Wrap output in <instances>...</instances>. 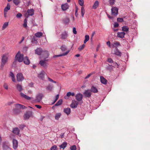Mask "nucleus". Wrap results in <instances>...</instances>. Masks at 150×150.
<instances>
[{
  "mask_svg": "<svg viewBox=\"0 0 150 150\" xmlns=\"http://www.w3.org/2000/svg\"><path fill=\"white\" fill-rule=\"evenodd\" d=\"M107 61L109 63H112L113 62V60L110 58H108L107 59Z\"/></svg>",
  "mask_w": 150,
  "mask_h": 150,
  "instance_id": "nucleus-52",
  "label": "nucleus"
},
{
  "mask_svg": "<svg viewBox=\"0 0 150 150\" xmlns=\"http://www.w3.org/2000/svg\"><path fill=\"white\" fill-rule=\"evenodd\" d=\"M85 13V10L84 8L82 6L81 8V16L82 17H83Z\"/></svg>",
  "mask_w": 150,
  "mask_h": 150,
  "instance_id": "nucleus-39",
  "label": "nucleus"
},
{
  "mask_svg": "<svg viewBox=\"0 0 150 150\" xmlns=\"http://www.w3.org/2000/svg\"><path fill=\"white\" fill-rule=\"evenodd\" d=\"M69 21V19L68 18H66L63 20V23L65 24H68Z\"/></svg>",
  "mask_w": 150,
  "mask_h": 150,
  "instance_id": "nucleus-33",
  "label": "nucleus"
},
{
  "mask_svg": "<svg viewBox=\"0 0 150 150\" xmlns=\"http://www.w3.org/2000/svg\"><path fill=\"white\" fill-rule=\"evenodd\" d=\"M113 54L117 56L120 57L121 56L122 54L121 52H120L117 47L115 48V49L114 51V53Z\"/></svg>",
  "mask_w": 150,
  "mask_h": 150,
  "instance_id": "nucleus-16",
  "label": "nucleus"
},
{
  "mask_svg": "<svg viewBox=\"0 0 150 150\" xmlns=\"http://www.w3.org/2000/svg\"><path fill=\"white\" fill-rule=\"evenodd\" d=\"M48 80H49V81H50V82H51L53 83H56V82L53 80L52 79H50V78L49 77H48Z\"/></svg>",
  "mask_w": 150,
  "mask_h": 150,
  "instance_id": "nucleus-55",
  "label": "nucleus"
},
{
  "mask_svg": "<svg viewBox=\"0 0 150 150\" xmlns=\"http://www.w3.org/2000/svg\"><path fill=\"white\" fill-rule=\"evenodd\" d=\"M3 87L6 90L8 89V85L6 83H4Z\"/></svg>",
  "mask_w": 150,
  "mask_h": 150,
  "instance_id": "nucleus-54",
  "label": "nucleus"
},
{
  "mask_svg": "<svg viewBox=\"0 0 150 150\" xmlns=\"http://www.w3.org/2000/svg\"><path fill=\"white\" fill-rule=\"evenodd\" d=\"M85 39L84 41V44L86 43L89 39V36L88 35H86L85 37Z\"/></svg>",
  "mask_w": 150,
  "mask_h": 150,
  "instance_id": "nucleus-37",
  "label": "nucleus"
},
{
  "mask_svg": "<svg viewBox=\"0 0 150 150\" xmlns=\"http://www.w3.org/2000/svg\"><path fill=\"white\" fill-rule=\"evenodd\" d=\"M115 0H109V2L110 6H112L115 4Z\"/></svg>",
  "mask_w": 150,
  "mask_h": 150,
  "instance_id": "nucleus-40",
  "label": "nucleus"
},
{
  "mask_svg": "<svg viewBox=\"0 0 150 150\" xmlns=\"http://www.w3.org/2000/svg\"><path fill=\"white\" fill-rule=\"evenodd\" d=\"M22 16V15L21 13H18L16 15V16L18 18H20Z\"/></svg>",
  "mask_w": 150,
  "mask_h": 150,
  "instance_id": "nucleus-57",
  "label": "nucleus"
},
{
  "mask_svg": "<svg viewBox=\"0 0 150 150\" xmlns=\"http://www.w3.org/2000/svg\"><path fill=\"white\" fill-rule=\"evenodd\" d=\"M76 99L78 102H79L80 105L82 104L83 103L82 98L83 96L82 94L79 93L76 94L75 96Z\"/></svg>",
  "mask_w": 150,
  "mask_h": 150,
  "instance_id": "nucleus-4",
  "label": "nucleus"
},
{
  "mask_svg": "<svg viewBox=\"0 0 150 150\" xmlns=\"http://www.w3.org/2000/svg\"><path fill=\"white\" fill-rule=\"evenodd\" d=\"M10 76L12 77H13L14 76L12 72H10Z\"/></svg>",
  "mask_w": 150,
  "mask_h": 150,
  "instance_id": "nucleus-64",
  "label": "nucleus"
},
{
  "mask_svg": "<svg viewBox=\"0 0 150 150\" xmlns=\"http://www.w3.org/2000/svg\"><path fill=\"white\" fill-rule=\"evenodd\" d=\"M69 6L67 3H65L62 4L61 5V8L62 10L64 11L67 10L69 8Z\"/></svg>",
  "mask_w": 150,
  "mask_h": 150,
  "instance_id": "nucleus-15",
  "label": "nucleus"
},
{
  "mask_svg": "<svg viewBox=\"0 0 150 150\" xmlns=\"http://www.w3.org/2000/svg\"><path fill=\"white\" fill-rule=\"evenodd\" d=\"M61 38L62 39H66L68 36L67 32L65 31L63 32L61 35Z\"/></svg>",
  "mask_w": 150,
  "mask_h": 150,
  "instance_id": "nucleus-17",
  "label": "nucleus"
},
{
  "mask_svg": "<svg viewBox=\"0 0 150 150\" xmlns=\"http://www.w3.org/2000/svg\"><path fill=\"white\" fill-rule=\"evenodd\" d=\"M99 3L98 1H96L93 6V9H96L98 6Z\"/></svg>",
  "mask_w": 150,
  "mask_h": 150,
  "instance_id": "nucleus-29",
  "label": "nucleus"
},
{
  "mask_svg": "<svg viewBox=\"0 0 150 150\" xmlns=\"http://www.w3.org/2000/svg\"><path fill=\"white\" fill-rule=\"evenodd\" d=\"M73 33L74 34H77V31L76 30V29L74 27L73 28Z\"/></svg>",
  "mask_w": 150,
  "mask_h": 150,
  "instance_id": "nucleus-60",
  "label": "nucleus"
},
{
  "mask_svg": "<svg viewBox=\"0 0 150 150\" xmlns=\"http://www.w3.org/2000/svg\"><path fill=\"white\" fill-rule=\"evenodd\" d=\"M112 7L111 14L115 17L118 14V8L116 7Z\"/></svg>",
  "mask_w": 150,
  "mask_h": 150,
  "instance_id": "nucleus-3",
  "label": "nucleus"
},
{
  "mask_svg": "<svg viewBox=\"0 0 150 150\" xmlns=\"http://www.w3.org/2000/svg\"><path fill=\"white\" fill-rule=\"evenodd\" d=\"M31 115V112L30 111L27 112L23 115L24 120H26L28 119Z\"/></svg>",
  "mask_w": 150,
  "mask_h": 150,
  "instance_id": "nucleus-9",
  "label": "nucleus"
},
{
  "mask_svg": "<svg viewBox=\"0 0 150 150\" xmlns=\"http://www.w3.org/2000/svg\"><path fill=\"white\" fill-rule=\"evenodd\" d=\"M67 145V143L66 142H64L61 145L59 146L60 149H64L66 147Z\"/></svg>",
  "mask_w": 150,
  "mask_h": 150,
  "instance_id": "nucleus-30",
  "label": "nucleus"
},
{
  "mask_svg": "<svg viewBox=\"0 0 150 150\" xmlns=\"http://www.w3.org/2000/svg\"><path fill=\"white\" fill-rule=\"evenodd\" d=\"M8 22H5V23L2 26V29L3 30H4L8 25Z\"/></svg>",
  "mask_w": 150,
  "mask_h": 150,
  "instance_id": "nucleus-41",
  "label": "nucleus"
},
{
  "mask_svg": "<svg viewBox=\"0 0 150 150\" xmlns=\"http://www.w3.org/2000/svg\"><path fill=\"white\" fill-rule=\"evenodd\" d=\"M113 67V66L109 65L106 67V69L108 70L111 71L112 70Z\"/></svg>",
  "mask_w": 150,
  "mask_h": 150,
  "instance_id": "nucleus-44",
  "label": "nucleus"
},
{
  "mask_svg": "<svg viewBox=\"0 0 150 150\" xmlns=\"http://www.w3.org/2000/svg\"><path fill=\"white\" fill-rule=\"evenodd\" d=\"M13 148L14 149H16L18 146V142L15 139L13 140Z\"/></svg>",
  "mask_w": 150,
  "mask_h": 150,
  "instance_id": "nucleus-13",
  "label": "nucleus"
},
{
  "mask_svg": "<svg viewBox=\"0 0 150 150\" xmlns=\"http://www.w3.org/2000/svg\"><path fill=\"white\" fill-rule=\"evenodd\" d=\"M21 112L20 110L17 109V108H15L13 109V112L14 114H18Z\"/></svg>",
  "mask_w": 150,
  "mask_h": 150,
  "instance_id": "nucleus-32",
  "label": "nucleus"
},
{
  "mask_svg": "<svg viewBox=\"0 0 150 150\" xmlns=\"http://www.w3.org/2000/svg\"><path fill=\"white\" fill-rule=\"evenodd\" d=\"M64 112L67 115H69L71 112L70 108H64Z\"/></svg>",
  "mask_w": 150,
  "mask_h": 150,
  "instance_id": "nucleus-24",
  "label": "nucleus"
},
{
  "mask_svg": "<svg viewBox=\"0 0 150 150\" xmlns=\"http://www.w3.org/2000/svg\"><path fill=\"white\" fill-rule=\"evenodd\" d=\"M16 87L17 90L19 92L22 91L23 90L22 86L21 85L17 84Z\"/></svg>",
  "mask_w": 150,
  "mask_h": 150,
  "instance_id": "nucleus-26",
  "label": "nucleus"
},
{
  "mask_svg": "<svg viewBox=\"0 0 150 150\" xmlns=\"http://www.w3.org/2000/svg\"><path fill=\"white\" fill-rule=\"evenodd\" d=\"M71 150H76V147L75 145H73L70 147Z\"/></svg>",
  "mask_w": 150,
  "mask_h": 150,
  "instance_id": "nucleus-53",
  "label": "nucleus"
},
{
  "mask_svg": "<svg viewBox=\"0 0 150 150\" xmlns=\"http://www.w3.org/2000/svg\"><path fill=\"white\" fill-rule=\"evenodd\" d=\"M114 45L115 46H116V47H117L118 46H120V42H115L114 43Z\"/></svg>",
  "mask_w": 150,
  "mask_h": 150,
  "instance_id": "nucleus-51",
  "label": "nucleus"
},
{
  "mask_svg": "<svg viewBox=\"0 0 150 150\" xmlns=\"http://www.w3.org/2000/svg\"><path fill=\"white\" fill-rule=\"evenodd\" d=\"M119 24L117 22H115L114 25V27L115 28H117L118 27Z\"/></svg>",
  "mask_w": 150,
  "mask_h": 150,
  "instance_id": "nucleus-56",
  "label": "nucleus"
},
{
  "mask_svg": "<svg viewBox=\"0 0 150 150\" xmlns=\"http://www.w3.org/2000/svg\"><path fill=\"white\" fill-rule=\"evenodd\" d=\"M15 107L20 110L21 109H24L26 108V107L24 105L18 103L16 104H15Z\"/></svg>",
  "mask_w": 150,
  "mask_h": 150,
  "instance_id": "nucleus-12",
  "label": "nucleus"
},
{
  "mask_svg": "<svg viewBox=\"0 0 150 150\" xmlns=\"http://www.w3.org/2000/svg\"><path fill=\"white\" fill-rule=\"evenodd\" d=\"M78 10H79V8H78V7L76 6L75 15L76 16V17H77L78 16Z\"/></svg>",
  "mask_w": 150,
  "mask_h": 150,
  "instance_id": "nucleus-50",
  "label": "nucleus"
},
{
  "mask_svg": "<svg viewBox=\"0 0 150 150\" xmlns=\"http://www.w3.org/2000/svg\"><path fill=\"white\" fill-rule=\"evenodd\" d=\"M27 12L29 16H32L34 13V10L33 9H28L27 11Z\"/></svg>",
  "mask_w": 150,
  "mask_h": 150,
  "instance_id": "nucleus-27",
  "label": "nucleus"
},
{
  "mask_svg": "<svg viewBox=\"0 0 150 150\" xmlns=\"http://www.w3.org/2000/svg\"><path fill=\"white\" fill-rule=\"evenodd\" d=\"M61 114L60 113H57L55 117V119L56 120H58L60 117Z\"/></svg>",
  "mask_w": 150,
  "mask_h": 150,
  "instance_id": "nucleus-38",
  "label": "nucleus"
},
{
  "mask_svg": "<svg viewBox=\"0 0 150 150\" xmlns=\"http://www.w3.org/2000/svg\"><path fill=\"white\" fill-rule=\"evenodd\" d=\"M93 74L92 73H90L89 74H88L87 76H86L85 78V79H87L88 78L92 75Z\"/></svg>",
  "mask_w": 150,
  "mask_h": 150,
  "instance_id": "nucleus-61",
  "label": "nucleus"
},
{
  "mask_svg": "<svg viewBox=\"0 0 150 150\" xmlns=\"http://www.w3.org/2000/svg\"><path fill=\"white\" fill-rule=\"evenodd\" d=\"M90 91V90H85L83 93L84 97L86 98H90L91 95Z\"/></svg>",
  "mask_w": 150,
  "mask_h": 150,
  "instance_id": "nucleus-10",
  "label": "nucleus"
},
{
  "mask_svg": "<svg viewBox=\"0 0 150 150\" xmlns=\"http://www.w3.org/2000/svg\"><path fill=\"white\" fill-rule=\"evenodd\" d=\"M20 95L22 97L24 98L27 100H30L31 98L26 96L22 93H20Z\"/></svg>",
  "mask_w": 150,
  "mask_h": 150,
  "instance_id": "nucleus-22",
  "label": "nucleus"
},
{
  "mask_svg": "<svg viewBox=\"0 0 150 150\" xmlns=\"http://www.w3.org/2000/svg\"><path fill=\"white\" fill-rule=\"evenodd\" d=\"M85 46V45L83 44L82 45L79 46L78 48V49L79 51H81L83 49Z\"/></svg>",
  "mask_w": 150,
  "mask_h": 150,
  "instance_id": "nucleus-47",
  "label": "nucleus"
},
{
  "mask_svg": "<svg viewBox=\"0 0 150 150\" xmlns=\"http://www.w3.org/2000/svg\"><path fill=\"white\" fill-rule=\"evenodd\" d=\"M69 52V50H68V51H67L66 52L63 53L62 54H60L58 55H55L54 56V57L55 58V57H61V56H65V55H67V54Z\"/></svg>",
  "mask_w": 150,
  "mask_h": 150,
  "instance_id": "nucleus-23",
  "label": "nucleus"
},
{
  "mask_svg": "<svg viewBox=\"0 0 150 150\" xmlns=\"http://www.w3.org/2000/svg\"><path fill=\"white\" fill-rule=\"evenodd\" d=\"M16 77L17 81L19 82L22 81L24 79L22 74L21 73H18L17 74Z\"/></svg>",
  "mask_w": 150,
  "mask_h": 150,
  "instance_id": "nucleus-8",
  "label": "nucleus"
},
{
  "mask_svg": "<svg viewBox=\"0 0 150 150\" xmlns=\"http://www.w3.org/2000/svg\"><path fill=\"white\" fill-rule=\"evenodd\" d=\"M13 3L16 5H18L20 3V0H13Z\"/></svg>",
  "mask_w": 150,
  "mask_h": 150,
  "instance_id": "nucleus-46",
  "label": "nucleus"
},
{
  "mask_svg": "<svg viewBox=\"0 0 150 150\" xmlns=\"http://www.w3.org/2000/svg\"><path fill=\"white\" fill-rule=\"evenodd\" d=\"M52 87L50 86H48L47 87V89L50 90H52Z\"/></svg>",
  "mask_w": 150,
  "mask_h": 150,
  "instance_id": "nucleus-59",
  "label": "nucleus"
},
{
  "mask_svg": "<svg viewBox=\"0 0 150 150\" xmlns=\"http://www.w3.org/2000/svg\"><path fill=\"white\" fill-rule=\"evenodd\" d=\"M71 92H69L67 93L66 96H64V98L65 99H67L68 98V97H69L71 96Z\"/></svg>",
  "mask_w": 150,
  "mask_h": 150,
  "instance_id": "nucleus-43",
  "label": "nucleus"
},
{
  "mask_svg": "<svg viewBox=\"0 0 150 150\" xmlns=\"http://www.w3.org/2000/svg\"><path fill=\"white\" fill-rule=\"evenodd\" d=\"M107 16L110 19H112L113 18V17L110 16L109 14H107Z\"/></svg>",
  "mask_w": 150,
  "mask_h": 150,
  "instance_id": "nucleus-63",
  "label": "nucleus"
},
{
  "mask_svg": "<svg viewBox=\"0 0 150 150\" xmlns=\"http://www.w3.org/2000/svg\"><path fill=\"white\" fill-rule=\"evenodd\" d=\"M125 34L124 32H118L117 33V37L120 38H123L125 37Z\"/></svg>",
  "mask_w": 150,
  "mask_h": 150,
  "instance_id": "nucleus-14",
  "label": "nucleus"
},
{
  "mask_svg": "<svg viewBox=\"0 0 150 150\" xmlns=\"http://www.w3.org/2000/svg\"><path fill=\"white\" fill-rule=\"evenodd\" d=\"M42 54L41 57L45 59L47 58L49 56V53L48 51L45 50L43 51L42 48H38V55Z\"/></svg>",
  "mask_w": 150,
  "mask_h": 150,
  "instance_id": "nucleus-1",
  "label": "nucleus"
},
{
  "mask_svg": "<svg viewBox=\"0 0 150 150\" xmlns=\"http://www.w3.org/2000/svg\"><path fill=\"white\" fill-rule=\"evenodd\" d=\"M44 97L43 94L42 93H40L38 94V102L41 100L42 98Z\"/></svg>",
  "mask_w": 150,
  "mask_h": 150,
  "instance_id": "nucleus-31",
  "label": "nucleus"
},
{
  "mask_svg": "<svg viewBox=\"0 0 150 150\" xmlns=\"http://www.w3.org/2000/svg\"><path fill=\"white\" fill-rule=\"evenodd\" d=\"M2 147L4 150H11V148L8 145L5 144L4 143H3Z\"/></svg>",
  "mask_w": 150,
  "mask_h": 150,
  "instance_id": "nucleus-25",
  "label": "nucleus"
},
{
  "mask_svg": "<svg viewBox=\"0 0 150 150\" xmlns=\"http://www.w3.org/2000/svg\"><path fill=\"white\" fill-rule=\"evenodd\" d=\"M43 35V34L41 32H38V38H40Z\"/></svg>",
  "mask_w": 150,
  "mask_h": 150,
  "instance_id": "nucleus-58",
  "label": "nucleus"
},
{
  "mask_svg": "<svg viewBox=\"0 0 150 150\" xmlns=\"http://www.w3.org/2000/svg\"><path fill=\"white\" fill-rule=\"evenodd\" d=\"M58 148L57 146L56 145H54L52 146L50 148V150H57Z\"/></svg>",
  "mask_w": 150,
  "mask_h": 150,
  "instance_id": "nucleus-45",
  "label": "nucleus"
},
{
  "mask_svg": "<svg viewBox=\"0 0 150 150\" xmlns=\"http://www.w3.org/2000/svg\"><path fill=\"white\" fill-rule=\"evenodd\" d=\"M60 48L62 51H64L67 50V47L65 45H62Z\"/></svg>",
  "mask_w": 150,
  "mask_h": 150,
  "instance_id": "nucleus-42",
  "label": "nucleus"
},
{
  "mask_svg": "<svg viewBox=\"0 0 150 150\" xmlns=\"http://www.w3.org/2000/svg\"><path fill=\"white\" fill-rule=\"evenodd\" d=\"M78 1L79 4L81 6H83L84 4L83 0H78Z\"/></svg>",
  "mask_w": 150,
  "mask_h": 150,
  "instance_id": "nucleus-49",
  "label": "nucleus"
},
{
  "mask_svg": "<svg viewBox=\"0 0 150 150\" xmlns=\"http://www.w3.org/2000/svg\"><path fill=\"white\" fill-rule=\"evenodd\" d=\"M38 40V33H36L34 35L31 36V42L33 44H37Z\"/></svg>",
  "mask_w": 150,
  "mask_h": 150,
  "instance_id": "nucleus-5",
  "label": "nucleus"
},
{
  "mask_svg": "<svg viewBox=\"0 0 150 150\" xmlns=\"http://www.w3.org/2000/svg\"><path fill=\"white\" fill-rule=\"evenodd\" d=\"M117 21L118 22H124V20L122 18H118L117 19Z\"/></svg>",
  "mask_w": 150,
  "mask_h": 150,
  "instance_id": "nucleus-48",
  "label": "nucleus"
},
{
  "mask_svg": "<svg viewBox=\"0 0 150 150\" xmlns=\"http://www.w3.org/2000/svg\"><path fill=\"white\" fill-rule=\"evenodd\" d=\"M19 130L18 128H16L13 129V132L15 134L18 135L19 134Z\"/></svg>",
  "mask_w": 150,
  "mask_h": 150,
  "instance_id": "nucleus-28",
  "label": "nucleus"
},
{
  "mask_svg": "<svg viewBox=\"0 0 150 150\" xmlns=\"http://www.w3.org/2000/svg\"><path fill=\"white\" fill-rule=\"evenodd\" d=\"M45 73L44 71H42L39 75H38V77L41 78L42 80H43Z\"/></svg>",
  "mask_w": 150,
  "mask_h": 150,
  "instance_id": "nucleus-21",
  "label": "nucleus"
},
{
  "mask_svg": "<svg viewBox=\"0 0 150 150\" xmlns=\"http://www.w3.org/2000/svg\"><path fill=\"white\" fill-rule=\"evenodd\" d=\"M63 102L62 100V99L59 100L54 105L55 106H58L61 105Z\"/></svg>",
  "mask_w": 150,
  "mask_h": 150,
  "instance_id": "nucleus-34",
  "label": "nucleus"
},
{
  "mask_svg": "<svg viewBox=\"0 0 150 150\" xmlns=\"http://www.w3.org/2000/svg\"><path fill=\"white\" fill-rule=\"evenodd\" d=\"M23 54H21L20 52H18L16 55L15 59L17 60L19 62H21L23 60Z\"/></svg>",
  "mask_w": 150,
  "mask_h": 150,
  "instance_id": "nucleus-2",
  "label": "nucleus"
},
{
  "mask_svg": "<svg viewBox=\"0 0 150 150\" xmlns=\"http://www.w3.org/2000/svg\"><path fill=\"white\" fill-rule=\"evenodd\" d=\"M90 90L91 92L94 93H97L98 92L97 88L93 86H92Z\"/></svg>",
  "mask_w": 150,
  "mask_h": 150,
  "instance_id": "nucleus-19",
  "label": "nucleus"
},
{
  "mask_svg": "<svg viewBox=\"0 0 150 150\" xmlns=\"http://www.w3.org/2000/svg\"><path fill=\"white\" fill-rule=\"evenodd\" d=\"M8 57L6 55H3L2 56L1 65L3 67L8 61Z\"/></svg>",
  "mask_w": 150,
  "mask_h": 150,
  "instance_id": "nucleus-6",
  "label": "nucleus"
},
{
  "mask_svg": "<svg viewBox=\"0 0 150 150\" xmlns=\"http://www.w3.org/2000/svg\"><path fill=\"white\" fill-rule=\"evenodd\" d=\"M122 30L123 31V32H127L129 31V28L127 26H124L122 27Z\"/></svg>",
  "mask_w": 150,
  "mask_h": 150,
  "instance_id": "nucleus-36",
  "label": "nucleus"
},
{
  "mask_svg": "<svg viewBox=\"0 0 150 150\" xmlns=\"http://www.w3.org/2000/svg\"><path fill=\"white\" fill-rule=\"evenodd\" d=\"M100 78L101 83L104 84H106L107 80L103 76H100Z\"/></svg>",
  "mask_w": 150,
  "mask_h": 150,
  "instance_id": "nucleus-20",
  "label": "nucleus"
},
{
  "mask_svg": "<svg viewBox=\"0 0 150 150\" xmlns=\"http://www.w3.org/2000/svg\"><path fill=\"white\" fill-rule=\"evenodd\" d=\"M10 9V6L9 4H8L6 7L5 8L4 11L7 12L8 10Z\"/></svg>",
  "mask_w": 150,
  "mask_h": 150,
  "instance_id": "nucleus-35",
  "label": "nucleus"
},
{
  "mask_svg": "<svg viewBox=\"0 0 150 150\" xmlns=\"http://www.w3.org/2000/svg\"><path fill=\"white\" fill-rule=\"evenodd\" d=\"M47 60V59H46L41 60L40 61L39 63L41 66L45 68L47 67V64L46 61Z\"/></svg>",
  "mask_w": 150,
  "mask_h": 150,
  "instance_id": "nucleus-11",
  "label": "nucleus"
},
{
  "mask_svg": "<svg viewBox=\"0 0 150 150\" xmlns=\"http://www.w3.org/2000/svg\"><path fill=\"white\" fill-rule=\"evenodd\" d=\"M23 62L26 64L28 65L30 63V61L28 57H25L24 58Z\"/></svg>",
  "mask_w": 150,
  "mask_h": 150,
  "instance_id": "nucleus-18",
  "label": "nucleus"
},
{
  "mask_svg": "<svg viewBox=\"0 0 150 150\" xmlns=\"http://www.w3.org/2000/svg\"><path fill=\"white\" fill-rule=\"evenodd\" d=\"M28 47H24L23 49V51L26 52L28 50Z\"/></svg>",
  "mask_w": 150,
  "mask_h": 150,
  "instance_id": "nucleus-62",
  "label": "nucleus"
},
{
  "mask_svg": "<svg viewBox=\"0 0 150 150\" xmlns=\"http://www.w3.org/2000/svg\"><path fill=\"white\" fill-rule=\"evenodd\" d=\"M79 104V102H77L75 100H73L72 103L70 105V107L73 108H75L77 107Z\"/></svg>",
  "mask_w": 150,
  "mask_h": 150,
  "instance_id": "nucleus-7",
  "label": "nucleus"
}]
</instances>
